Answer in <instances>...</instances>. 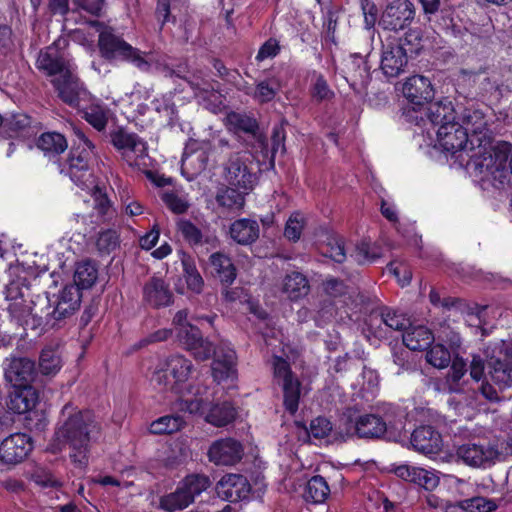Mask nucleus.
Returning <instances> with one entry per match:
<instances>
[{"instance_id": "9d476101", "label": "nucleus", "mask_w": 512, "mask_h": 512, "mask_svg": "<svg viewBox=\"0 0 512 512\" xmlns=\"http://www.w3.org/2000/svg\"><path fill=\"white\" fill-rule=\"evenodd\" d=\"M110 140L122 160L129 166L138 169L147 166V144L136 133L118 128L110 133Z\"/></svg>"}, {"instance_id": "c756f323", "label": "nucleus", "mask_w": 512, "mask_h": 512, "mask_svg": "<svg viewBox=\"0 0 512 512\" xmlns=\"http://www.w3.org/2000/svg\"><path fill=\"white\" fill-rule=\"evenodd\" d=\"M6 402L10 411L23 414L35 408L38 402L37 391L31 386H13Z\"/></svg>"}, {"instance_id": "4c0bfd02", "label": "nucleus", "mask_w": 512, "mask_h": 512, "mask_svg": "<svg viewBox=\"0 0 512 512\" xmlns=\"http://www.w3.org/2000/svg\"><path fill=\"white\" fill-rule=\"evenodd\" d=\"M63 366V359L58 346H45L39 355L38 367L44 376H55Z\"/></svg>"}, {"instance_id": "ddd939ff", "label": "nucleus", "mask_w": 512, "mask_h": 512, "mask_svg": "<svg viewBox=\"0 0 512 512\" xmlns=\"http://www.w3.org/2000/svg\"><path fill=\"white\" fill-rule=\"evenodd\" d=\"M251 164L252 156L248 152L231 154L224 165L225 181L230 186L248 193L257 182V176L252 172Z\"/></svg>"}, {"instance_id": "6e6552de", "label": "nucleus", "mask_w": 512, "mask_h": 512, "mask_svg": "<svg viewBox=\"0 0 512 512\" xmlns=\"http://www.w3.org/2000/svg\"><path fill=\"white\" fill-rule=\"evenodd\" d=\"M75 134L77 143L71 149L66 163L61 168V173L67 175L81 189H89L95 183L90 171L94 146L82 131L77 130Z\"/></svg>"}, {"instance_id": "f8f14e48", "label": "nucleus", "mask_w": 512, "mask_h": 512, "mask_svg": "<svg viewBox=\"0 0 512 512\" xmlns=\"http://www.w3.org/2000/svg\"><path fill=\"white\" fill-rule=\"evenodd\" d=\"M488 361V374L494 384L504 389L512 386V343L503 341L485 349Z\"/></svg>"}, {"instance_id": "dca6fc26", "label": "nucleus", "mask_w": 512, "mask_h": 512, "mask_svg": "<svg viewBox=\"0 0 512 512\" xmlns=\"http://www.w3.org/2000/svg\"><path fill=\"white\" fill-rule=\"evenodd\" d=\"M3 370L6 381L12 386H29L36 376L35 362L28 357L5 358Z\"/></svg>"}, {"instance_id": "69168bd1", "label": "nucleus", "mask_w": 512, "mask_h": 512, "mask_svg": "<svg viewBox=\"0 0 512 512\" xmlns=\"http://www.w3.org/2000/svg\"><path fill=\"white\" fill-rule=\"evenodd\" d=\"M332 430L331 422L325 417H317L310 423V433L315 438H323Z\"/></svg>"}, {"instance_id": "ea45409f", "label": "nucleus", "mask_w": 512, "mask_h": 512, "mask_svg": "<svg viewBox=\"0 0 512 512\" xmlns=\"http://www.w3.org/2000/svg\"><path fill=\"white\" fill-rule=\"evenodd\" d=\"M309 289L307 278L299 272H292L284 278L282 291L291 300L306 296Z\"/></svg>"}, {"instance_id": "f257e3e1", "label": "nucleus", "mask_w": 512, "mask_h": 512, "mask_svg": "<svg viewBox=\"0 0 512 512\" xmlns=\"http://www.w3.org/2000/svg\"><path fill=\"white\" fill-rule=\"evenodd\" d=\"M101 436V426L90 411L66 404L59 416L47 450L53 454L70 449L69 457L78 467L88 464L91 447Z\"/></svg>"}, {"instance_id": "aec40b11", "label": "nucleus", "mask_w": 512, "mask_h": 512, "mask_svg": "<svg viewBox=\"0 0 512 512\" xmlns=\"http://www.w3.org/2000/svg\"><path fill=\"white\" fill-rule=\"evenodd\" d=\"M178 341L198 360H207L212 355L213 344L204 339L200 330L191 325L176 334Z\"/></svg>"}, {"instance_id": "39448f33", "label": "nucleus", "mask_w": 512, "mask_h": 512, "mask_svg": "<svg viewBox=\"0 0 512 512\" xmlns=\"http://www.w3.org/2000/svg\"><path fill=\"white\" fill-rule=\"evenodd\" d=\"M427 122L432 126L437 135L439 145L447 152L467 153V145L470 142L467 131L459 121H456V111L451 101L442 100L430 103L425 113ZM426 125V120L421 118Z\"/></svg>"}, {"instance_id": "4be33fe9", "label": "nucleus", "mask_w": 512, "mask_h": 512, "mask_svg": "<svg viewBox=\"0 0 512 512\" xmlns=\"http://www.w3.org/2000/svg\"><path fill=\"white\" fill-rule=\"evenodd\" d=\"M413 449L424 455L437 454L442 449L441 434L431 426H420L411 434Z\"/></svg>"}, {"instance_id": "680f3d73", "label": "nucleus", "mask_w": 512, "mask_h": 512, "mask_svg": "<svg viewBox=\"0 0 512 512\" xmlns=\"http://www.w3.org/2000/svg\"><path fill=\"white\" fill-rule=\"evenodd\" d=\"M96 246L102 253H110L119 246V235L113 229H107L99 233Z\"/></svg>"}, {"instance_id": "cd10ccee", "label": "nucleus", "mask_w": 512, "mask_h": 512, "mask_svg": "<svg viewBox=\"0 0 512 512\" xmlns=\"http://www.w3.org/2000/svg\"><path fill=\"white\" fill-rule=\"evenodd\" d=\"M342 72L350 87L356 90L359 86H365L369 79V67L365 57L361 55H350L343 62Z\"/></svg>"}, {"instance_id": "bb28decb", "label": "nucleus", "mask_w": 512, "mask_h": 512, "mask_svg": "<svg viewBox=\"0 0 512 512\" xmlns=\"http://www.w3.org/2000/svg\"><path fill=\"white\" fill-rule=\"evenodd\" d=\"M212 354V376L215 381L221 382L226 379H233L236 373L235 360L236 355L230 347L213 348Z\"/></svg>"}, {"instance_id": "7ed1b4c3", "label": "nucleus", "mask_w": 512, "mask_h": 512, "mask_svg": "<svg viewBox=\"0 0 512 512\" xmlns=\"http://www.w3.org/2000/svg\"><path fill=\"white\" fill-rule=\"evenodd\" d=\"M6 298L10 301L7 310L11 321L24 329H39L42 332L62 322L56 306L51 304L46 294L27 301L22 294L18 295V287L11 285L7 288Z\"/></svg>"}, {"instance_id": "2f4dec72", "label": "nucleus", "mask_w": 512, "mask_h": 512, "mask_svg": "<svg viewBox=\"0 0 512 512\" xmlns=\"http://www.w3.org/2000/svg\"><path fill=\"white\" fill-rule=\"evenodd\" d=\"M80 290L77 286L70 284L60 291L55 306L62 321L72 316L79 309L82 297Z\"/></svg>"}, {"instance_id": "a211bd4d", "label": "nucleus", "mask_w": 512, "mask_h": 512, "mask_svg": "<svg viewBox=\"0 0 512 512\" xmlns=\"http://www.w3.org/2000/svg\"><path fill=\"white\" fill-rule=\"evenodd\" d=\"M216 490L223 500L238 502L249 499L251 485L241 474H226L217 483Z\"/></svg>"}, {"instance_id": "774afa93", "label": "nucleus", "mask_w": 512, "mask_h": 512, "mask_svg": "<svg viewBox=\"0 0 512 512\" xmlns=\"http://www.w3.org/2000/svg\"><path fill=\"white\" fill-rule=\"evenodd\" d=\"M389 270L394 274L397 278L398 282L402 286H406L410 283L412 278V273L410 269L403 263H391L389 265Z\"/></svg>"}, {"instance_id": "72a5a7b5", "label": "nucleus", "mask_w": 512, "mask_h": 512, "mask_svg": "<svg viewBox=\"0 0 512 512\" xmlns=\"http://www.w3.org/2000/svg\"><path fill=\"white\" fill-rule=\"evenodd\" d=\"M231 238L241 245H248L259 237V224L251 219H239L230 226Z\"/></svg>"}, {"instance_id": "4468645a", "label": "nucleus", "mask_w": 512, "mask_h": 512, "mask_svg": "<svg viewBox=\"0 0 512 512\" xmlns=\"http://www.w3.org/2000/svg\"><path fill=\"white\" fill-rule=\"evenodd\" d=\"M272 366L274 378L283 388L285 408L294 414L299 405L300 382L294 377L287 360L282 357L274 356Z\"/></svg>"}, {"instance_id": "5701e85b", "label": "nucleus", "mask_w": 512, "mask_h": 512, "mask_svg": "<svg viewBox=\"0 0 512 512\" xmlns=\"http://www.w3.org/2000/svg\"><path fill=\"white\" fill-rule=\"evenodd\" d=\"M402 92L404 97L416 106H421L434 97L430 80L421 75L409 77L403 85Z\"/></svg>"}, {"instance_id": "de8ad7c7", "label": "nucleus", "mask_w": 512, "mask_h": 512, "mask_svg": "<svg viewBox=\"0 0 512 512\" xmlns=\"http://www.w3.org/2000/svg\"><path fill=\"white\" fill-rule=\"evenodd\" d=\"M246 193L233 186L221 189L216 196L217 203L227 209H241L244 206Z\"/></svg>"}, {"instance_id": "423d86ee", "label": "nucleus", "mask_w": 512, "mask_h": 512, "mask_svg": "<svg viewBox=\"0 0 512 512\" xmlns=\"http://www.w3.org/2000/svg\"><path fill=\"white\" fill-rule=\"evenodd\" d=\"M510 148L511 146L507 143L489 149L484 148L479 155L476 153L469 155L467 166L473 169L481 181L502 189L510 183L512 177Z\"/></svg>"}, {"instance_id": "473e14b6", "label": "nucleus", "mask_w": 512, "mask_h": 512, "mask_svg": "<svg viewBox=\"0 0 512 512\" xmlns=\"http://www.w3.org/2000/svg\"><path fill=\"white\" fill-rule=\"evenodd\" d=\"M212 273L223 285H231L236 278V268L232 260L225 254L216 252L209 258Z\"/></svg>"}, {"instance_id": "c9c22d12", "label": "nucleus", "mask_w": 512, "mask_h": 512, "mask_svg": "<svg viewBox=\"0 0 512 512\" xmlns=\"http://www.w3.org/2000/svg\"><path fill=\"white\" fill-rule=\"evenodd\" d=\"M403 334L404 345L413 351L428 348L434 341V335L430 329L423 325L408 326Z\"/></svg>"}, {"instance_id": "9b49d317", "label": "nucleus", "mask_w": 512, "mask_h": 512, "mask_svg": "<svg viewBox=\"0 0 512 512\" xmlns=\"http://www.w3.org/2000/svg\"><path fill=\"white\" fill-rule=\"evenodd\" d=\"M210 485L209 478L203 475L187 476L177 489L163 496L160 500L162 509L175 512L187 508Z\"/></svg>"}, {"instance_id": "58836bf2", "label": "nucleus", "mask_w": 512, "mask_h": 512, "mask_svg": "<svg viewBox=\"0 0 512 512\" xmlns=\"http://www.w3.org/2000/svg\"><path fill=\"white\" fill-rule=\"evenodd\" d=\"M370 325L384 324L386 330L403 331L410 326V319L405 314L391 308H384L379 315L372 316Z\"/></svg>"}, {"instance_id": "3c124183", "label": "nucleus", "mask_w": 512, "mask_h": 512, "mask_svg": "<svg viewBox=\"0 0 512 512\" xmlns=\"http://www.w3.org/2000/svg\"><path fill=\"white\" fill-rule=\"evenodd\" d=\"M323 256L329 257L335 262L342 263L346 259V250L343 239L338 236H327L326 241L320 245Z\"/></svg>"}, {"instance_id": "4d7b16f0", "label": "nucleus", "mask_w": 512, "mask_h": 512, "mask_svg": "<svg viewBox=\"0 0 512 512\" xmlns=\"http://www.w3.org/2000/svg\"><path fill=\"white\" fill-rule=\"evenodd\" d=\"M355 260L362 264L366 262H374L380 257L379 248L370 242L362 241L356 245L355 253L352 255Z\"/></svg>"}, {"instance_id": "c85d7f7f", "label": "nucleus", "mask_w": 512, "mask_h": 512, "mask_svg": "<svg viewBox=\"0 0 512 512\" xmlns=\"http://www.w3.org/2000/svg\"><path fill=\"white\" fill-rule=\"evenodd\" d=\"M37 67L49 76L59 75L58 77L64 74L69 75V71L74 68L54 46H49L40 52Z\"/></svg>"}, {"instance_id": "6ab92c4d", "label": "nucleus", "mask_w": 512, "mask_h": 512, "mask_svg": "<svg viewBox=\"0 0 512 512\" xmlns=\"http://www.w3.org/2000/svg\"><path fill=\"white\" fill-rule=\"evenodd\" d=\"M459 120L460 125L467 131V136L471 133L470 144L473 145L474 138L479 142V151L472 153L479 155V152L482 153L486 148L485 146L482 148V142L486 140L488 132V122L484 113L479 109L468 107L462 111Z\"/></svg>"}, {"instance_id": "603ef678", "label": "nucleus", "mask_w": 512, "mask_h": 512, "mask_svg": "<svg viewBox=\"0 0 512 512\" xmlns=\"http://www.w3.org/2000/svg\"><path fill=\"white\" fill-rule=\"evenodd\" d=\"M396 46H401L403 52L410 58L417 55L422 49V35L418 29H410L403 37L393 42Z\"/></svg>"}, {"instance_id": "338daca9", "label": "nucleus", "mask_w": 512, "mask_h": 512, "mask_svg": "<svg viewBox=\"0 0 512 512\" xmlns=\"http://www.w3.org/2000/svg\"><path fill=\"white\" fill-rule=\"evenodd\" d=\"M279 51L280 46L278 41L274 38H270L259 48V51L256 55V60L263 61L265 59L275 57Z\"/></svg>"}, {"instance_id": "49530a36", "label": "nucleus", "mask_w": 512, "mask_h": 512, "mask_svg": "<svg viewBox=\"0 0 512 512\" xmlns=\"http://www.w3.org/2000/svg\"><path fill=\"white\" fill-rule=\"evenodd\" d=\"M160 198L166 207L175 214H183L190 207L188 195L178 190H165Z\"/></svg>"}, {"instance_id": "37998d69", "label": "nucleus", "mask_w": 512, "mask_h": 512, "mask_svg": "<svg viewBox=\"0 0 512 512\" xmlns=\"http://www.w3.org/2000/svg\"><path fill=\"white\" fill-rule=\"evenodd\" d=\"M98 278V269L91 260H84L76 265L74 284L80 289H87L94 285Z\"/></svg>"}, {"instance_id": "f3484780", "label": "nucleus", "mask_w": 512, "mask_h": 512, "mask_svg": "<svg viewBox=\"0 0 512 512\" xmlns=\"http://www.w3.org/2000/svg\"><path fill=\"white\" fill-rule=\"evenodd\" d=\"M415 17V7L410 0H393L383 12L380 25L387 30H401Z\"/></svg>"}, {"instance_id": "0e129e2a", "label": "nucleus", "mask_w": 512, "mask_h": 512, "mask_svg": "<svg viewBox=\"0 0 512 512\" xmlns=\"http://www.w3.org/2000/svg\"><path fill=\"white\" fill-rule=\"evenodd\" d=\"M85 119L98 131L105 128L108 120L106 110L100 106H91L85 112Z\"/></svg>"}, {"instance_id": "e433bc0d", "label": "nucleus", "mask_w": 512, "mask_h": 512, "mask_svg": "<svg viewBox=\"0 0 512 512\" xmlns=\"http://www.w3.org/2000/svg\"><path fill=\"white\" fill-rule=\"evenodd\" d=\"M2 128L10 138L26 139L33 135L34 129L31 126V119L26 114L18 113L2 120Z\"/></svg>"}, {"instance_id": "a19ab883", "label": "nucleus", "mask_w": 512, "mask_h": 512, "mask_svg": "<svg viewBox=\"0 0 512 512\" xmlns=\"http://www.w3.org/2000/svg\"><path fill=\"white\" fill-rule=\"evenodd\" d=\"M89 190H91V195L94 200V209L96 210L97 215L103 222H111L116 216V210L106 192L99 186L95 185V183L89 188Z\"/></svg>"}, {"instance_id": "bf43d9fd", "label": "nucleus", "mask_w": 512, "mask_h": 512, "mask_svg": "<svg viewBox=\"0 0 512 512\" xmlns=\"http://www.w3.org/2000/svg\"><path fill=\"white\" fill-rule=\"evenodd\" d=\"M304 223L305 218L301 213H293L286 222L284 236L294 242L299 240L304 228Z\"/></svg>"}, {"instance_id": "09e8293b", "label": "nucleus", "mask_w": 512, "mask_h": 512, "mask_svg": "<svg viewBox=\"0 0 512 512\" xmlns=\"http://www.w3.org/2000/svg\"><path fill=\"white\" fill-rule=\"evenodd\" d=\"M185 424L182 416L165 415L153 421L150 425V432L153 434H171L179 431Z\"/></svg>"}, {"instance_id": "8fccbe9b", "label": "nucleus", "mask_w": 512, "mask_h": 512, "mask_svg": "<svg viewBox=\"0 0 512 512\" xmlns=\"http://www.w3.org/2000/svg\"><path fill=\"white\" fill-rule=\"evenodd\" d=\"M235 416L236 412L234 407L230 403L225 402L213 406L210 409L206 419L209 423L221 427L232 422Z\"/></svg>"}, {"instance_id": "5fc2aeb1", "label": "nucleus", "mask_w": 512, "mask_h": 512, "mask_svg": "<svg viewBox=\"0 0 512 512\" xmlns=\"http://www.w3.org/2000/svg\"><path fill=\"white\" fill-rule=\"evenodd\" d=\"M177 230L184 240L190 245H200L203 242V234L201 230L191 221L180 219L177 224Z\"/></svg>"}, {"instance_id": "20e7f679", "label": "nucleus", "mask_w": 512, "mask_h": 512, "mask_svg": "<svg viewBox=\"0 0 512 512\" xmlns=\"http://www.w3.org/2000/svg\"><path fill=\"white\" fill-rule=\"evenodd\" d=\"M404 429V413L389 406L384 418L375 414H359L354 409H347L341 416L338 426L340 437L357 436L359 438L378 439L389 430L393 434Z\"/></svg>"}, {"instance_id": "a18cd8bd", "label": "nucleus", "mask_w": 512, "mask_h": 512, "mask_svg": "<svg viewBox=\"0 0 512 512\" xmlns=\"http://www.w3.org/2000/svg\"><path fill=\"white\" fill-rule=\"evenodd\" d=\"M181 264L183 267V277L188 289L199 294L203 289L204 280L197 270L194 261L186 253H182Z\"/></svg>"}, {"instance_id": "13d9d810", "label": "nucleus", "mask_w": 512, "mask_h": 512, "mask_svg": "<svg viewBox=\"0 0 512 512\" xmlns=\"http://www.w3.org/2000/svg\"><path fill=\"white\" fill-rule=\"evenodd\" d=\"M119 198L123 213L126 215L134 217L143 213V206L132 198L131 191L128 187H123L119 190Z\"/></svg>"}, {"instance_id": "864d4df0", "label": "nucleus", "mask_w": 512, "mask_h": 512, "mask_svg": "<svg viewBox=\"0 0 512 512\" xmlns=\"http://www.w3.org/2000/svg\"><path fill=\"white\" fill-rule=\"evenodd\" d=\"M228 124L236 131H242L253 136L257 135V121L246 114L232 112L227 116Z\"/></svg>"}, {"instance_id": "b1692460", "label": "nucleus", "mask_w": 512, "mask_h": 512, "mask_svg": "<svg viewBox=\"0 0 512 512\" xmlns=\"http://www.w3.org/2000/svg\"><path fill=\"white\" fill-rule=\"evenodd\" d=\"M143 301L152 308H162L173 303V293L161 278L153 277L143 287Z\"/></svg>"}, {"instance_id": "1a4fd4ad", "label": "nucleus", "mask_w": 512, "mask_h": 512, "mask_svg": "<svg viewBox=\"0 0 512 512\" xmlns=\"http://www.w3.org/2000/svg\"><path fill=\"white\" fill-rule=\"evenodd\" d=\"M99 31V51L107 60H121L131 62L138 69L147 71L150 68L149 62L144 58V53L131 46L112 28L103 27L99 22H94Z\"/></svg>"}, {"instance_id": "412c9836", "label": "nucleus", "mask_w": 512, "mask_h": 512, "mask_svg": "<svg viewBox=\"0 0 512 512\" xmlns=\"http://www.w3.org/2000/svg\"><path fill=\"white\" fill-rule=\"evenodd\" d=\"M395 474L408 482L423 487L425 490L432 491L440 483L439 473L433 469L413 465H400L395 469Z\"/></svg>"}, {"instance_id": "6e6d98bb", "label": "nucleus", "mask_w": 512, "mask_h": 512, "mask_svg": "<svg viewBox=\"0 0 512 512\" xmlns=\"http://www.w3.org/2000/svg\"><path fill=\"white\" fill-rule=\"evenodd\" d=\"M426 359L432 366L442 369L451 362V354L442 344H437L427 352Z\"/></svg>"}, {"instance_id": "c03bdc74", "label": "nucleus", "mask_w": 512, "mask_h": 512, "mask_svg": "<svg viewBox=\"0 0 512 512\" xmlns=\"http://www.w3.org/2000/svg\"><path fill=\"white\" fill-rule=\"evenodd\" d=\"M280 89V80L275 76H271L257 81L255 90L251 95L254 100L263 104L272 101Z\"/></svg>"}, {"instance_id": "f03ea898", "label": "nucleus", "mask_w": 512, "mask_h": 512, "mask_svg": "<svg viewBox=\"0 0 512 512\" xmlns=\"http://www.w3.org/2000/svg\"><path fill=\"white\" fill-rule=\"evenodd\" d=\"M193 370L192 362L182 355L159 359L153 368L150 382L155 390L179 396V410L196 414L203 412L206 402L200 397V389L188 383Z\"/></svg>"}, {"instance_id": "393cba45", "label": "nucleus", "mask_w": 512, "mask_h": 512, "mask_svg": "<svg viewBox=\"0 0 512 512\" xmlns=\"http://www.w3.org/2000/svg\"><path fill=\"white\" fill-rule=\"evenodd\" d=\"M242 446L233 439H221L214 442L208 452L210 461L217 465H233L242 457Z\"/></svg>"}, {"instance_id": "f704fd0d", "label": "nucleus", "mask_w": 512, "mask_h": 512, "mask_svg": "<svg viewBox=\"0 0 512 512\" xmlns=\"http://www.w3.org/2000/svg\"><path fill=\"white\" fill-rule=\"evenodd\" d=\"M36 146L43 152L45 157L52 160L62 154L67 149L68 144L62 134L57 132H45L38 137Z\"/></svg>"}, {"instance_id": "a878e982", "label": "nucleus", "mask_w": 512, "mask_h": 512, "mask_svg": "<svg viewBox=\"0 0 512 512\" xmlns=\"http://www.w3.org/2000/svg\"><path fill=\"white\" fill-rule=\"evenodd\" d=\"M408 59L409 57L403 52V48L391 42L383 46L381 70L388 78L397 77L405 71Z\"/></svg>"}, {"instance_id": "7c9ffc66", "label": "nucleus", "mask_w": 512, "mask_h": 512, "mask_svg": "<svg viewBox=\"0 0 512 512\" xmlns=\"http://www.w3.org/2000/svg\"><path fill=\"white\" fill-rule=\"evenodd\" d=\"M75 69L69 71V75L64 74L61 77L53 79V85L58 91L59 97L70 106H77L79 102L82 86L74 73Z\"/></svg>"}, {"instance_id": "e2e57ef3", "label": "nucleus", "mask_w": 512, "mask_h": 512, "mask_svg": "<svg viewBox=\"0 0 512 512\" xmlns=\"http://www.w3.org/2000/svg\"><path fill=\"white\" fill-rule=\"evenodd\" d=\"M311 96L316 101L330 100L333 98L334 93L330 89L323 75L314 74V82L311 87Z\"/></svg>"}, {"instance_id": "2eb2a0df", "label": "nucleus", "mask_w": 512, "mask_h": 512, "mask_svg": "<svg viewBox=\"0 0 512 512\" xmlns=\"http://www.w3.org/2000/svg\"><path fill=\"white\" fill-rule=\"evenodd\" d=\"M33 450V440L26 433H13L0 443V462L6 466L22 463Z\"/></svg>"}, {"instance_id": "0eeeda50", "label": "nucleus", "mask_w": 512, "mask_h": 512, "mask_svg": "<svg viewBox=\"0 0 512 512\" xmlns=\"http://www.w3.org/2000/svg\"><path fill=\"white\" fill-rule=\"evenodd\" d=\"M507 450L505 442L497 438L473 439L460 445L456 450V456L466 466L487 469L502 461Z\"/></svg>"}, {"instance_id": "052dcab7", "label": "nucleus", "mask_w": 512, "mask_h": 512, "mask_svg": "<svg viewBox=\"0 0 512 512\" xmlns=\"http://www.w3.org/2000/svg\"><path fill=\"white\" fill-rule=\"evenodd\" d=\"M462 506L467 509V512H492L497 509V503L494 500L480 496L462 500Z\"/></svg>"}, {"instance_id": "79ce46f5", "label": "nucleus", "mask_w": 512, "mask_h": 512, "mask_svg": "<svg viewBox=\"0 0 512 512\" xmlns=\"http://www.w3.org/2000/svg\"><path fill=\"white\" fill-rule=\"evenodd\" d=\"M330 494V488L326 480L316 475L310 478L305 486L303 497L307 502L314 504L323 503Z\"/></svg>"}]
</instances>
